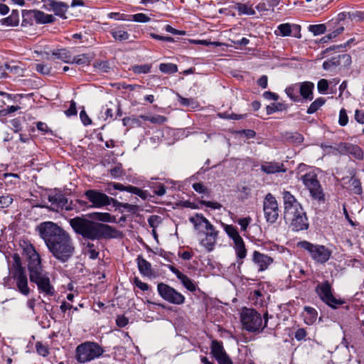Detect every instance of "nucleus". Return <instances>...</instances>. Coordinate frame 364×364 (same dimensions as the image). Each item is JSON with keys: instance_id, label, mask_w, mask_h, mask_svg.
Listing matches in <instances>:
<instances>
[{"instance_id": "8", "label": "nucleus", "mask_w": 364, "mask_h": 364, "mask_svg": "<svg viewBox=\"0 0 364 364\" xmlns=\"http://www.w3.org/2000/svg\"><path fill=\"white\" fill-rule=\"evenodd\" d=\"M104 353L103 348L97 343L85 342L76 348V359L80 363L91 361Z\"/></svg>"}, {"instance_id": "9", "label": "nucleus", "mask_w": 364, "mask_h": 364, "mask_svg": "<svg viewBox=\"0 0 364 364\" xmlns=\"http://www.w3.org/2000/svg\"><path fill=\"white\" fill-rule=\"evenodd\" d=\"M297 246L306 250L311 257L318 263H325L331 255V252L325 246L314 245L308 241L299 242Z\"/></svg>"}, {"instance_id": "24", "label": "nucleus", "mask_w": 364, "mask_h": 364, "mask_svg": "<svg viewBox=\"0 0 364 364\" xmlns=\"http://www.w3.org/2000/svg\"><path fill=\"white\" fill-rule=\"evenodd\" d=\"M234 249L237 255V262L239 264H242V259L247 256V250L245 246L243 239L239 240L234 242Z\"/></svg>"}, {"instance_id": "22", "label": "nucleus", "mask_w": 364, "mask_h": 364, "mask_svg": "<svg viewBox=\"0 0 364 364\" xmlns=\"http://www.w3.org/2000/svg\"><path fill=\"white\" fill-rule=\"evenodd\" d=\"M136 263L141 274L145 277L152 275V269L150 262L146 260L141 255L137 257Z\"/></svg>"}, {"instance_id": "18", "label": "nucleus", "mask_w": 364, "mask_h": 364, "mask_svg": "<svg viewBox=\"0 0 364 364\" xmlns=\"http://www.w3.org/2000/svg\"><path fill=\"white\" fill-rule=\"evenodd\" d=\"M277 29L279 35L282 36H293L296 38L301 37V26L296 24L291 25L290 23H282L278 26Z\"/></svg>"}, {"instance_id": "33", "label": "nucleus", "mask_w": 364, "mask_h": 364, "mask_svg": "<svg viewBox=\"0 0 364 364\" xmlns=\"http://www.w3.org/2000/svg\"><path fill=\"white\" fill-rule=\"evenodd\" d=\"M224 230L225 232L228 234V235L233 240L234 242L242 239L237 229L233 225H224Z\"/></svg>"}, {"instance_id": "36", "label": "nucleus", "mask_w": 364, "mask_h": 364, "mask_svg": "<svg viewBox=\"0 0 364 364\" xmlns=\"http://www.w3.org/2000/svg\"><path fill=\"white\" fill-rule=\"evenodd\" d=\"M85 245V250L89 257L92 259H95L99 256V251L95 245L92 242H87Z\"/></svg>"}, {"instance_id": "53", "label": "nucleus", "mask_w": 364, "mask_h": 364, "mask_svg": "<svg viewBox=\"0 0 364 364\" xmlns=\"http://www.w3.org/2000/svg\"><path fill=\"white\" fill-rule=\"evenodd\" d=\"M109 171L112 177L114 178H118L123 174L121 165L114 166V168H111Z\"/></svg>"}, {"instance_id": "7", "label": "nucleus", "mask_w": 364, "mask_h": 364, "mask_svg": "<svg viewBox=\"0 0 364 364\" xmlns=\"http://www.w3.org/2000/svg\"><path fill=\"white\" fill-rule=\"evenodd\" d=\"M84 196L91 203V205L89 206L90 208H101L111 204H113L114 207L121 206L126 209L134 207V205L129 203H119L116 199L96 189L87 190L84 193Z\"/></svg>"}, {"instance_id": "26", "label": "nucleus", "mask_w": 364, "mask_h": 364, "mask_svg": "<svg viewBox=\"0 0 364 364\" xmlns=\"http://www.w3.org/2000/svg\"><path fill=\"white\" fill-rule=\"evenodd\" d=\"M110 33L112 37L118 41H127L130 36L128 32L124 31L121 26L112 29Z\"/></svg>"}, {"instance_id": "25", "label": "nucleus", "mask_w": 364, "mask_h": 364, "mask_svg": "<svg viewBox=\"0 0 364 364\" xmlns=\"http://www.w3.org/2000/svg\"><path fill=\"white\" fill-rule=\"evenodd\" d=\"M90 217L94 220L104 223H113L115 222V217L109 213H100L95 212L90 214Z\"/></svg>"}, {"instance_id": "19", "label": "nucleus", "mask_w": 364, "mask_h": 364, "mask_svg": "<svg viewBox=\"0 0 364 364\" xmlns=\"http://www.w3.org/2000/svg\"><path fill=\"white\" fill-rule=\"evenodd\" d=\"M168 269L173 273L176 277L181 281L183 287L188 291L193 292L196 290V285L194 284L192 279L188 277L181 272L178 269L172 265H168Z\"/></svg>"}, {"instance_id": "60", "label": "nucleus", "mask_w": 364, "mask_h": 364, "mask_svg": "<svg viewBox=\"0 0 364 364\" xmlns=\"http://www.w3.org/2000/svg\"><path fill=\"white\" fill-rule=\"evenodd\" d=\"M129 323V319L123 315L118 316L116 319V323L119 327H124Z\"/></svg>"}, {"instance_id": "20", "label": "nucleus", "mask_w": 364, "mask_h": 364, "mask_svg": "<svg viewBox=\"0 0 364 364\" xmlns=\"http://www.w3.org/2000/svg\"><path fill=\"white\" fill-rule=\"evenodd\" d=\"M261 170L267 174L286 171L284 164L276 161L264 162L261 166Z\"/></svg>"}, {"instance_id": "3", "label": "nucleus", "mask_w": 364, "mask_h": 364, "mask_svg": "<svg viewBox=\"0 0 364 364\" xmlns=\"http://www.w3.org/2000/svg\"><path fill=\"white\" fill-rule=\"evenodd\" d=\"M69 223L75 232L90 240L115 237L118 232L115 228L109 225L81 217L70 219Z\"/></svg>"}, {"instance_id": "47", "label": "nucleus", "mask_w": 364, "mask_h": 364, "mask_svg": "<svg viewBox=\"0 0 364 364\" xmlns=\"http://www.w3.org/2000/svg\"><path fill=\"white\" fill-rule=\"evenodd\" d=\"M123 125L125 127H135L140 126V121L139 119L134 117H124L122 119Z\"/></svg>"}, {"instance_id": "56", "label": "nucleus", "mask_w": 364, "mask_h": 364, "mask_svg": "<svg viewBox=\"0 0 364 364\" xmlns=\"http://www.w3.org/2000/svg\"><path fill=\"white\" fill-rule=\"evenodd\" d=\"M318 91L320 93H324L328 88V82L325 79H321L318 82L317 85Z\"/></svg>"}, {"instance_id": "43", "label": "nucleus", "mask_w": 364, "mask_h": 364, "mask_svg": "<svg viewBox=\"0 0 364 364\" xmlns=\"http://www.w3.org/2000/svg\"><path fill=\"white\" fill-rule=\"evenodd\" d=\"M308 28L314 36L323 34L326 31V27L324 24L310 25Z\"/></svg>"}, {"instance_id": "46", "label": "nucleus", "mask_w": 364, "mask_h": 364, "mask_svg": "<svg viewBox=\"0 0 364 364\" xmlns=\"http://www.w3.org/2000/svg\"><path fill=\"white\" fill-rule=\"evenodd\" d=\"M161 218L156 215H151L148 218V223L151 228L156 229L161 223Z\"/></svg>"}, {"instance_id": "1", "label": "nucleus", "mask_w": 364, "mask_h": 364, "mask_svg": "<svg viewBox=\"0 0 364 364\" xmlns=\"http://www.w3.org/2000/svg\"><path fill=\"white\" fill-rule=\"evenodd\" d=\"M38 228L41 237L56 259L65 262L73 256L75 251L73 240L62 228L53 222H44Z\"/></svg>"}, {"instance_id": "16", "label": "nucleus", "mask_w": 364, "mask_h": 364, "mask_svg": "<svg viewBox=\"0 0 364 364\" xmlns=\"http://www.w3.org/2000/svg\"><path fill=\"white\" fill-rule=\"evenodd\" d=\"M111 186L114 190H118V191H127L129 193H134L143 199H145L147 196L146 191H144L137 187H134V186H132L130 185L129 186H124L123 184L119 183H109L108 185V187L106 188V191L109 194L112 195V196H116V193L112 191Z\"/></svg>"}, {"instance_id": "4", "label": "nucleus", "mask_w": 364, "mask_h": 364, "mask_svg": "<svg viewBox=\"0 0 364 364\" xmlns=\"http://www.w3.org/2000/svg\"><path fill=\"white\" fill-rule=\"evenodd\" d=\"M284 205V218L292 230L298 232L307 230L309 221L301 204L289 191L283 192Z\"/></svg>"}, {"instance_id": "57", "label": "nucleus", "mask_w": 364, "mask_h": 364, "mask_svg": "<svg viewBox=\"0 0 364 364\" xmlns=\"http://www.w3.org/2000/svg\"><path fill=\"white\" fill-rule=\"evenodd\" d=\"M200 203L214 210H220L222 208V205L218 202L201 200Z\"/></svg>"}, {"instance_id": "64", "label": "nucleus", "mask_w": 364, "mask_h": 364, "mask_svg": "<svg viewBox=\"0 0 364 364\" xmlns=\"http://www.w3.org/2000/svg\"><path fill=\"white\" fill-rule=\"evenodd\" d=\"M294 336L297 341H301L306 336V331L304 328H299L296 331Z\"/></svg>"}, {"instance_id": "39", "label": "nucleus", "mask_w": 364, "mask_h": 364, "mask_svg": "<svg viewBox=\"0 0 364 364\" xmlns=\"http://www.w3.org/2000/svg\"><path fill=\"white\" fill-rule=\"evenodd\" d=\"M304 311L308 315L305 317V322L308 324L312 323L316 318L317 311L315 309L310 306H305Z\"/></svg>"}, {"instance_id": "49", "label": "nucleus", "mask_w": 364, "mask_h": 364, "mask_svg": "<svg viewBox=\"0 0 364 364\" xmlns=\"http://www.w3.org/2000/svg\"><path fill=\"white\" fill-rule=\"evenodd\" d=\"M129 15H126L118 12H111L108 14V17L109 18H114L115 20L121 21H130V18H129Z\"/></svg>"}, {"instance_id": "29", "label": "nucleus", "mask_w": 364, "mask_h": 364, "mask_svg": "<svg viewBox=\"0 0 364 364\" xmlns=\"http://www.w3.org/2000/svg\"><path fill=\"white\" fill-rule=\"evenodd\" d=\"M53 55L64 63H71L72 55L70 51L66 49L58 50L53 53Z\"/></svg>"}, {"instance_id": "62", "label": "nucleus", "mask_w": 364, "mask_h": 364, "mask_svg": "<svg viewBox=\"0 0 364 364\" xmlns=\"http://www.w3.org/2000/svg\"><path fill=\"white\" fill-rule=\"evenodd\" d=\"M280 106H281V104H279V103H278V104L272 103V105L267 106V107H266L267 114H271L277 111H279L280 109H279Z\"/></svg>"}, {"instance_id": "35", "label": "nucleus", "mask_w": 364, "mask_h": 364, "mask_svg": "<svg viewBox=\"0 0 364 364\" xmlns=\"http://www.w3.org/2000/svg\"><path fill=\"white\" fill-rule=\"evenodd\" d=\"M91 60L90 57L87 54H81L72 57L71 63H75L80 65H89Z\"/></svg>"}, {"instance_id": "11", "label": "nucleus", "mask_w": 364, "mask_h": 364, "mask_svg": "<svg viewBox=\"0 0 364 364\" xmlns=\"http://www.w3.org/2000/svg\"><path fill=\"white\" fill-rule=\"evenodd\" d=\"M157 291L164 300L171 304L181 305L185 302V296L166 284L159 283L157 286Z\"/></svg>"}, {"instance_id": "55", "label": "nucleus", "mask_w": 364, "mask_h": 364, "mask_svg": "<svg viewBox=\"0 0 364 364\" xmlns=\"http://www.w3.org/2000/svg\"><path fill=\"white\" fill-rule=\"evenodd\" d=\"M348 118L346 111L344 109H341L339 113V124L341 126H346L348 124Z\"/></svg>"}, {"instance_id": "32", "label": "nucleus", "mask_w": 364, "mask_h": 364, "mask_svg": "<svg viewBox=\"0 0 364 364\" xmlns=\"http://www.w3.org/2000/svg\"><path fill=\"white\" fill-rule=\"evenodd\" d=\"M348 188L353 193L360 195L362 193V187L360 180L356 178L351 177L348 181Z\"/></svg>"}, {"instance_id": "34", "label": "nucleus", "mask_w": 364, "mask_h": 364, "mask_svg": "<svg viewBox=\"0 0 364 364\" xmlns=\"http://www.w3.org/2000/svg\"><path fill=\"white\" fill-rule=\"evenodd\" d=\"M18 22V12L16 10H13L10 16L2 19V23L7 26H16Z\"/></svg>"}, {"instance_id": "51", "label": "nucleus", "mask_w": 364, "mask_h": 364, "mask_svg": "<svg viewBox=\"0 0 364 364\" xmlns=\"http://www.w3.org/2000/svg\"><path fill=\"white\" fill-rule=\"evenodd\" d=\"M150 68L149 65H135L133 67V71L136 74L148 73Z\"/></svg>"}, {"instance_id": "54", "label": "nucleus", "mask_w": 364, "mask_h": 364, "mask_svg": "<svg viewBox=\"0 0 364 364\" xmlns=\"http://www.w3.org/2000/svg\"><path fill=\"white\" fill-rule=\"evenodd\" d=\"M36 70L43 75H49L50 73V68L43 64H36Z\"/></svg>"}, {"instance_id": "13", "label": "nucleus", "mask_w": 364, "mask_h": 364, "mask_svg": "<svg viewBox=\"0 0 364 364\" xmlns=\"http://www.w3.org/2000/svg\"><path fill=\"white\" fill-rule=\"evenodd\" d=\"M263 210L267 222L274 223L279 217V208L276 198L271 194L266 195L263 203Z\"/></svg>"}, {"instance_id": "14", "label": "nucleus", "mask_w": 364, "mask_h": 364, "mask_svg": "<svg viewBox=\"0 0 364 364\" xmlns=\"http://www.w3.org/2000/svg\"><path fill=\"white\" fill-rule=\"evenodd\" d=\"M323 149H328L332 153H339L341 154H350L356 159H361L363 157L362 149L357 145L348 143H340L336 147L321 144Z\"/></svg>"}, {"instance_id": "30", "label": "nucleus", "mask_w": 364, "mask_h": 364, "mask_svg": "<svg viewBox=\"0 0 364 364\" xmlns=\"http://www.w3.org/2000/svg\"><path fill=\"white\" fill-rule=\"evenodd\" d=\"M11 129L18 134V139L23 141V133L22 130V119L21 117L13 119L10 121Z\"/></svg>"}, {"instance_id": "5", "label": "nucleus", "mask_w": 364, "mask_h": 364, "mask_svg": "<svg viewBox=\"0 0 364 364\" xmlns=\"http://www.w3.org/2000/svg\"><path fill=\"white\" fill-rule=\"evenodd\" d=\"M241 323L246 331L251 333H261L267 326L268 314L264 315L263 318L260 314L253 309L245 308L241 312Z\"/></svg>"}, {"instance_id": "61", "label": "nucleus", "mask_w": 364, "mask_h": 364, "mask_svg": "<svg viewBox=\"0 0 364 364\" xmlns=\"http://www.w3.org/2000/svg\"><path fill=\"white\" fill-rule=\"evenodd\" d=\"M192 186L194 191L199 193H205L208 192V189L203 186L202 183H195Z\"/></svg>"}, {"instance_id": "50", "label": "nucleus", "mask_w": 364, "mask_h": 364, "mask_svg": "<svg viewBox=\"0 0 364 364\" xmlns=\"http://www.w3.org/2000/svg\"><path fill=\"white\" fill-rule=\"evenodd\" d=\"M12 201L13 198L9 196H0V209L9 207Z\"/></svg>"}, {"instance_id": "44", "label": "nucleus", "mask_w": 364, "mask_h": 364, "mask_svg": "<svg viewBox=\"0 0 364 364\" xmlns=\"http://www.w3.org/2000/svg\"><path fill=\"white\" fill-rule=\"evenodd\" d=\"M129 18L130 21L139 22V23H146L149 22L151 18L144 14L139 13L134 15H129Z\"/></svg>"}, {"instance_id": "42", "label": "nucleus", "mask_w": 364, "mask_h": 364, "mask_svg": "<svg viewBox=\"0 0 364 364\" xmlns=\"http://www.w3.org/2000/svg\"><path fill=\"white\" fill-rule=\"evenodd\" d=\"M325 103V100L322 97L317 98L315 101H314L309 106L307 109L308 114H313L316 112L323 104Z\"/></svg>"}, {"instance_id": "45", "label": "nucleus", "mask_w": 364, "mask_h": 364, "mask_svg": "<svg viewBox=\"0 0 364 364\" xmlns=\"http://www.w3.org/2000/svg\"><path fill=\"white\" fill-rule=\"evenodd\" d=\"M94 66L101 73H108L110 70V66L107 61L97 62Z\"/></svg>"}, {"instance_id": "21", "label": "nucleus", "mask_w": 364, "mask_h": 364, "mask_svg": "<svg viewBox=\"0 0 364 364\" xmlns=\"http://www.w3.org/2000/svg\"><path fill=\"white\" fill-rule=\"evenodd\" d=\"M298 85V91L301 96L303 97L304 99L311 100L313 99V90L314 88V85L311 82H304L300 84H296Z\"/></svg>"}, {"instance_id": "23", "label": "nucleus", "mask_w": 364, "mask_h": 364, "mask_svg": "<svg viewBox=\"0 0 364 364\" xmlns=\"http://www.w3.org/2000/svg\"><path fill=\"white\" fill-rule=\"evenodd\" d=\"M231 7L232 9L237 11L239 16H254L256 14L252 6L251 5H248L247 4H242L237 2L235 3Z\"/></svg>"}, {"instance_id": "37", "label": "nucleus", "mask_w": 364, "mask_h": 364, "mask_svg": "<svg viewBox=\"0 0 364 364\" xmlns=\"http://www.w3.org/2000/svg\"><path fill=\"white\" fill-rule=\"evenodd\" d=\"M190 221L194 224L195 227L200 228V227H205L209 223L208 220L203 215L196 214L195 217L191 218Z\"/></svg>"}, {"instance_id": "41", "label": "nucleus", "mask_w": 364, "mask_h": 364, "mask_svg": "<svg viewBox=\"0 0 364 364\" xmlns=\"http://www.w3.org/2000/svg\"><path fill=\"white\" fill-rule=\"evenodd\" d=\"M285 92L287 95L294 101L297 102L300 100V95H299L298 85H294L286 88Z\"/></svg>"}, {"instance_id": "58", "label": "nucleus", "mask_w": 364, "mask_h": 364, "mask_svg": "<svg viewBox=\"0 0 364 364\" xmlns=\"http://www.w3.org/2000/svg\"><path fill=\"white\" fill-rule=\"evenodd\" d=\"M167 120L166 117L161 115H154L149 117V121L153 124H163Z\"/></svg>"}, {"instance_id": "28", "label": "nucleus", "mask_w": 364, "mask_h": 364, "mask_svg": "<svg viewBox=\"0 0 364 364\" xmlns=\"http://www.w3.org/2000/svg\"><path fill=\"white\" fill-rule=\"evenodd\" d=\"M35 18L38 23L43 24L53 23L55 21V18L53 15L45 14L39 11L36 12Z\"/></svg>"}, {"instance_id": "17", "label": "nucleus", "mask_w": 364, "mask_h": 364, "mask_svg": "<svg viewBox=\"0 0 364 364\" xmlns=\"http://www.w3.org/2000/svg\"><path fill=\"white\" fill-rule=\"evenodd\" d=\"M252 262L258 267V272H264L273 263L272 257L255 250L252 254Z\"/></svg>"}, {"instance_id": "59", "label": "nucleus", "mask_w": 364, "mask_h": 364, "mask_svg": "<svg viewBox=\"0 0 364 364\" xmlns=\"http://www.w3.org/2000/svg\"><path fill=\"white\" fill-rule=\"evenodd\" d=\"M344 31V27L343 26H340L338 28H336L333 31L331 32L328 35L326 36V38H328V39H332L338 36L339 34H341Z\"/></svg>"}, {"instance_id": "31", "label": "nucleus", "mask_w": 364, "mask_h": 364, "mask_svg": "<svg viewBox=\"0 0 364 364\" xmlns=\"http://www.w3.org/2000/svg\"><path fill=\"white\" fill-rule=\"evenodd\" d=\"M211 353L215 359L227 354L224 350L222 343L217 341L212 342Z\"/></svg>"}, {"instance_id": "40", "label": "nucleus", "mask_w": 364, "mask_h": 364, "mask_svg": "<svg viewBox=\"0 0 364 364\" xmlns=\"http://www.w3.org/2000/svg\"><path fill=\"white\" fill-rule=\"evenodd\" d=\"M159 70L166 74H173L178 71V67L173 63H161L159 65Z\"/></svg>"}, {"instance_id": "63", "label": "nucleus", "mask_w": 364, "mask_h": 364, "mask_svg": "<svg viewBox=\"0 0 364 364\" xmlns=\"http://www.w3.org/2000/svg\"><path fill=\"white\" fill-rule=\"evenodd\" d=\"M65 114L68 117L77 114L76 104L74 101H71L69 109L65 111Z\"/></svg>"}, {"instance_id": "2", "label": "nucleus", "mask_w": 364, "mask_h": 364, "mask_svg": "<svg viewBox=\"0 0 364 364\" xmlns=\"http://www.w3.org/2000/svg\"><path fill=\"white\" fill-rule=\"evenodd\" d=\"M24 260L27 262L30 281L37 285L39 292L45 296H53L55 291L50 284L48 274L43 268L39 253L31 243L25 241Z\"/></svg>"}, {"instance_id": "10", "label": "nucleus", "mask_w": 364, "mask_h": 364, "mask_svg": "<svg viewBox=\"0 0 364 364\" xmlns=\"http://www.w3.org/2000/svg\"><path fill=\"white\" fill-rule=\"evenodd\" d=\"M301 180L314 199L319 201L324 200V194L315 172L309 171L302 175Z\"/></svg>"}, {"instance_id": "48", "label": "nucleus", "mask_w": 364, "mask_h": 364, "mask_svg": "<svg viewBox=\"0 0 364 364\" xmlns=\"http://www.w3.org/2000/svg\"><path fill=\"white\" fill-rule=\"evenodd\" d=\"M36 348L37 353L43 357L46 356L49 353V350L47 346L43 344L41 342H37L36 344Z\"/></svg>"}, {"instance_id": "27", "label": "nucleus", "mask_w": 364, "mask_h": 364, "mask_svg": "<svg viewBox=\"0 0 364 364\" xmlns=\"http://www.w3.org/2000/svg\"><path fill=\"white\" fill-rule=\"evenodd\" d=\"M217 237L218 236L213 235V233L205 234V237L200 241V244L208 251L210 252L214 248Z\"/></svg>"}, {"instance_id": "6", "label": "nucleus", "mask_w": 364, "mask_h": 364, "mask_svg": "<svg viewBox=\"0 0 364 364\" xmlns=\"http://www.w3.org/2000/svg\"><path fill=\"white\" fill-rule=\"evenodd\" d=\"M13 262L9 264V276L4 277V285L10 289H17L23 294V263L18 253L12 255Z\"/></svg>"}, {"instance_id": "12", "label": "nucleus", "mask_w": 364, "mask_h": 364, "mask_svg": "<svg viewBox=\"0 0 364 364\" xmlns=\"http://www.w3.org/2000/svg\"><path fill=\"white\" fill-rule=\"evenodd\" d=\"M316 291L323 302L333 309L343 304L342 300L337 299L333 296L328 282L318 284L316 288Z\"/></svg>"}, {"instance_id": "15", "label": "nucleus", "mask_w": 364, "mask_h": 364, "mask_svg": "<svg viewBox=\"0 0 364 364\" xmlns=\"http://www.w3.org/2000/svg\"><path fill=\"white\" fill-rule=\"evenodd\" d=\"M43 3V9L48 11H53L55 16L63 19L67 18L66 13L68 10V5L63 1L55 0H41Z\"/></svg>"}, {"instance_id": "38", "label": "nucleus", "mask_w": 364, "mask_h": 364, "mask_svg": "<svg viewBox=\"0 0 364 364\" xmlns=\"http://www.w3.org/2000/svg\"><path fill=\"white\" fill-rule=\"evenodd\" d=\"M49 201L51 202L52 204H55L60 208H63L65 203H68V199L61 194H56L52 196H50Z\"/></svg>"}, {"instance_id": "52", "label": "nucleus", "mask_w": 364, "mask_h": 364, "mask_svg": "<svg viewBox=\"0 0 364 364\" xmlns=\"http://www.w3.org/2000/svg\"><path fill=\"white\" fill-rule=\"evenodd\" d=\"M348 19L352 21H360L364 19V12L362 11H351L348 14Z\"/></svg>"}]
</instances>
